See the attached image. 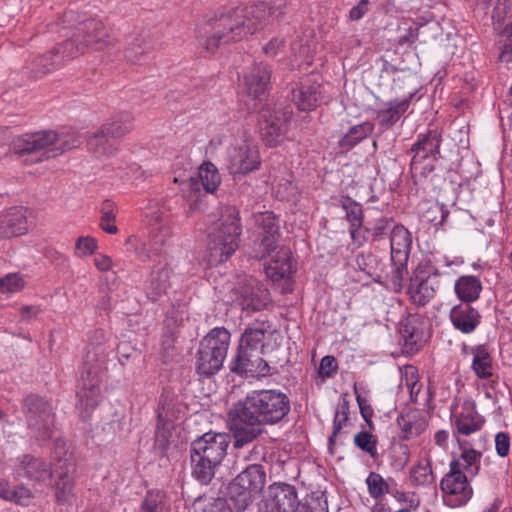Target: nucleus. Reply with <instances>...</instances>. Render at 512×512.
<instances>
[{
  "mask_svg": "<svg viewBox=\"0 0 512 512\" xmlns=\"http://www.w3.org/2000/svg\"><path fill=\"white\" fill-rule=\"evenodd\" d=\"M289 399L276 390L252 391L233 408L234 420L249 426L247 431L239 429L235 435V446L242 447L260 433L262 424H274L289 412Z\"/></svg>",
  "mask_w": 512,
  "mask_h": 512,
  "instance_id": "f257e3e1",
  "label": "nucleus"
},
{
  "mask_svg": "<svg viewBox=\"0 0 512 512\" xmlns=\"http://www.w3.org/2000/svg\"><path fill=\"white\" fill-rule=\"evenodd\" d=\"M266 4L237 8L219 18L213 32L202 36L200 44L208 51L214 52L220 45L247 39L260 29L270 16Z\"/></svg>",
  "mask_w": 512,
  "mask_h": 512,
  "instance_id": "f03ea898",
  "label": "nucleus"
},
{
  "mask_svg": "<svg viewBox=\"0 0 512 512\" xmlns=\"http://www.w3.org/2000/svg\"><path fill=\"white\" fill-rule=\"evenodd\" d=\"M82 34L66 40L55 47L50 54L36 59V70L39 73H48L60 67L66 61L83 54L89 47L100 50L110 44L108 33L102 22L89 20L79 28Z\"/></svg>",
  "mask_w": 512,
  "mask_h": 512,
  "instance_id": "7ed1b4c3",
  "label": "nucleus"
},
{
  "mask_svg": "<svg viewBox=\"0 0 512 512\" xmlns=\"http://www.w3.org/2000/svg\"><path fill=\"white\" fill-rule=\"evenodd\" d=\"M255 222L259 229L261 241L254 256L258 259L271 256L270 261L265 266V272L272 281L277 282L290 278L294 272L291 251L285 247L277 249L278 221L275 215L270 211L260 213L256 216Z\"/></svg>",
  "mask_w": 512,
  "mask_h": 512,
  "instance_id": "20e7f679",
  "label": "nucleus"
},
{
  "mask_svg": "<svg viewBox=\"0 0 512 512\" xmlns=\"http://www.w3.org/2000/svg\"><path fill=\"white\" fill-rule=\"evenodd\" d=\"M210 144L214 148L227 146L226 166L233 175L253 172L261 165L258 147L242 131H238L236 135H218L211 140Z\"/></svg>",
  "mask_w": 512,
  "mask_h": 512,
  "instance_id": "39448f33",
  "label": "nucleus"
},
{
  "mask_svg": "<svg viewBox=\"0 0 512 512\" xmlns=\"http://www.w3.org/2000/svg\"><path fill=\"white\" fill-rule=\"evenodd\" d=\"M241 225L238 210L226 206L221 210V216L215 223L210 234L209 264L215 265L226 261L239 247Z\"/></svg>",
  "mask_w": 512,
  "mask_h": 512,
  "instance_id": "423d86ee",
  "label": "nucleus"
},
{
  "mask_svg": "<svg viewBox=\"0 0 512 512\" xmlns=\"http://www.w3.org/2000/svg\"><path fill=\"white\" fill-rule=\"evenodd\" d=\"M79 143L74 135L60 136L54 131H41L16 138L12 143V150L19 155L36 154L35 161H43L56 157Z\"/></svg>",
  "mask_w": 512,
  "mask_h": 512,
  "instance_id": "0eeeda50",
  "label": "nucleus"
},
{
  "mask_svg": "<svg viewBox=\"0 0 512 512\" xmlns=\"http://www.w3.org/2000/svg\"><path fill=\"white\" fill-rule=\"evenodd\" d=\"M230 342V333L223 327H216L206 335L200 344L197 371L204 376L217 373L223 366Z\"/></svg>",
  "mask_w": 512,
  "mask_h": 512,
  "instance_id": "6e6552de",
  "label": "nucleus"
},
{
  "mask_svg": "<svg viewBox=\"0 0 512 512\" xmlns=\"http://www.w3.org/2000/svg\"><path fill=\"white\" fill-rule=\"evenodd\" d=\"M239 85L253 102L252 110L258 111L262 108L265 96L271 85V70L263 62L254 63L245 68L239 77Z\"/></svg>",
  "mask_w": 512,
  "mask_h": 512,
  "instance_id": "1a4fd4ad",
  "label": "nucleus"
},
{
  "mask_svg": "<svg viewBox=\"0 0 512 512\" xmlns=\"http://www.w3.org/2000/svg\"><path fill=\"white\" fill-rule=\"evenodd\" d=\"M440 143L441 138L436 130L418 136L411 148L413 157L410 166L413 174L425 177L434 170Z\"/></svg>",
  "mask_w": 512,
  "mask_h": 512,
  "instance_id": "9d476101",
  "label": "nucleus"
},
{
  "mask_svg": "<svg viewBox=\"0 0 512 512\" xmlns=\"http://www.w3.org/2000/svg\"><path fill=\"white\" fill-rule=\"evenodd\" d=\"M439 269L433 265H419L410 278L407 294L410 301L418 306H425L436 294L435 277L440 275Z\"/></svg>",
  "mask_w": 512,
  "mask_h": 512,
  "instance_id": "9b49d317",
  "label": "nucleus"
},
{
  "mask_svg": "<svg viewBox=\"0 0 512 512\" xmlns=\"http://www.w3.org/2000/svg\"><path fill=\"white\" fill-rule=\"evenodd\" d=\"M300 506L298 493L293 485L287 483H273L266 490L262 505V512H297Z\"/></svg>",
  "mask_w": 512,
  "mask_h": 512,
  "instance_id": "f8f14e48",
  "label": "nucleus"
},
{
  "mask_svg": "<svg viewBox=\"0 0 512 512\" xmlns=\"http://www.w3.org/2000/svg\"><path fill=\"white\" fill-rule=\"evenodd\" d=\"M28 408V426L38 440L45 441L52 437L54 417L50 405L39 397L26 399Z\"/></svg>",
  "mask_w": 512,
  "mask_h": 512,
  "instance_id": "ddd939ff",
  "label": "nucleus"
},
{
  "mask_svg": "<svg viewBox=\"0 0 512 512\" xmlns=\"http://www.w3.org/2000/svg\"><path fill=\"white\" fill-rule=\"evenodd\" d=\"M228 301L245 311H257L265 307L269 301L266 288L254 278H247L243 286L230 292Z\"/></svg>",
  "mask_w": 512,
  "mask_h": 512,
  "instance_id": "4468645a",
  "label": "nucleus"
},
{
  "mask_svg": "<svg viewBox=\"0 0 512 512\" xmlns=\"http://www.w3.org/2000/svg\"><path fill=\"white\" fill-rule=\"evenodd\" d=\"M472 479L464 474H458L449 470L440 482L442 499L446 506L451 508L461 507L468 503L473 496Z\"/></svg>",
  "mask_w": 512,
  "mask_h": 512,
  "instance_id": "2eb2a0df",
  "label": "nucleus"
},
{
  "mask_svg": "<svg viewBox=\"0 0 512 512\" xmlns=\"http://www.w3.org/2000/svg\"><path fill=\"white\" fill-rule=\"evenodd\" d=\"M266 482V473L261 465L252 464L244 469L233 481L231 490L239 496V504L245 507L254 494L260 492Z\"/></svg>",
  "mask_w": 512,
  "mask_h": 512,
  "instance_id": "dca6fc26",
  "label": "nucleus"
},
{
  "mask_svg": "<svg viewBox=\"0 0 512 512\" xmlns=\"http://www.w3.org/2000/svg\"><path fill=\"white\" fill-rule=\"evenodd\" d=\"M400 340L407 353H414L428 339L429 322L420 314H409L400 323Z\"/></svg>",
  "mask_w": 512,
  "mask_h": 512,
  "instance_id": "f3484780",
  "label": "nucleus"
},
{
  "mask_svg": "<svg viewBox=\"0 0 512 512\" xmlns=\"http://www.w3.org/2000/svg\"><path fill=\"white\" fill-rule=\"evenodd\" d=\"M10 468L14 479L25 478L35 483H42L53 475L50 466L45 461L29 454L13 459Z\"/></svg>",
  "mask_w": 512,
  "mask_h": 512,
  "instance_id": "a211bd4d",
  "label": "nucleus"
},
{
  "mask_svg": "<svg viewBox=\"0 0 512 512\" xmlns=\"http://www.w3.org/2000/svg\"><path fill=\"white\" fill-rule=\"evenodd\" d=\"M228 445L229 436L227 434L208 432L192 442L191 454L220 464Z\"/></svg>",
  "mask_w": 512,
  "mask_h": 512,
  "instance_id": "6ab92c4d",
  "label": "nucleus"
},
{
  "mask_svg": "<svg viewBox=\"0 0 512 512\" xmlns=\"http://www.w3.org/2000/svg\"><path fill=\"white\" fill-rule=\"evenodd\" d=\"M100 374L97 368H84L79 380L77 396L80 408L89 414L98 404L101 397Z\"/></svg>",
  "mask_w": 512,
  "mask_h": 512,
  "instance_id": "aec40b11",
  "label": "nucleus"
},
{
  "mask_svg": "<svg viewBox=\"0 0 512 512\" xmlns=\"http://www.w3.org/2000/svg\"><path fill=\"white\" fill-rule=\"evenodd\" d=\"M452 417L457 431L463 435L479 431L485 422L484 417L477 412L475 402L470 399L455 406Z\"/></svg>",
  "mask_w": 512,
  "mask_h": 512,
  "instance_id": "412c9836",
  "label": "nucleus"
},
{
  "mask_svg": "<svg viewBox=\"0 0 512 512\" xmlns=\"http://www.w3.org/2000/svg\"><path fill=\"white\" fill-rule=\"evenodd\" d=\"M28 232V209L10 207L0 212V239H10Z\"/></svg>",
  "mask_w": 512,
  "mask_h": 512,
  "instance_id": "4be33fe9",
  "label": "nucleus"
},
{
  "mask_svg": "<svg viewBox=\"0 0 512 512\" xmlns=\"http://www.w3.org/2000/svg\"><path fill=\"white\" fill-rule=\"evenodd\" d=\"M321 99V86L312 78L301 80L292 90V101L301 111H312Z\"/></svg>",
  "mask_w": 512,
  "mask_h": 512,
  "instance_id": "5701e85b",
  "label": "nucleus"
},
{
  "mask_svg": "<svg viewBox=\"0 0 512 512\" xmlns=\"http://www.w3.org/2000/svg\"><path fill=\"white\" fill-rule=\"evenodd\" d=\"M174 273L168 263H159L151 271L146 281L145 291L149 299L158 300L166 294L172 286Z\"/></svg>",
  "mask_w": 512,
  "mask_h": 512,
  "instance_id": "b1692460",
  "label": "nucleus"
},
{
  "mask_svg": "<svg viewBox=\"0 0 512 512\" xmlns=\"http://www.w3.org/2000/svg\"><path fill=\"white\" fill-rule=\"evenodd\" d=\"M263 352L238 350L234 370L246 377L265 376L269 367L262 358Z\"/></svg>",
  "mask_w": 512,
  "mask_h": 512,
  "instance_id": "393cba45",
  "label": "nucleus"
},
{
  "mask_svg": "<svg viewBox=\"0 0 512 512\" xmlns=\"http://www.w3.org/2000/svg\"><path fill=\"white\" fill-rule=\"evenodd\" d=\"M60 471L54 470L55 497L59 503H68L74 497V478L71 475L72 465L65 459H58Z\"/></svg>",
  "mask_w": 512,
  "mask_h": 512,
  "instance_id": "a878e982",
  "label": "nucleus"
},
{
  "mask_svg": "<svg viewBox=\"0 0 512 512\" xmlns=\"http://www.w3.org/2000/svg\"><path fill=\"white\" fill-rule=\"evenodd\" d=\"M411 243V234L404 226L397 225L392 229L390 235L392 263L407 264Z\"/></svg>",
  "mask_w": 512,
  "mask_h": 512,
  "instance_id": "bb28decb",
  "label": "nucleus"
},
{
  "mask_svg": "<svg viewBox=\"0 0 512 512\" xmlns=\"http://www.w3.org/2000/svg\"><path fill=\"white\" fill-rule=\"evenodd\" d=\"M482 454L472 448H463L449 465V470L473 479L479 472Z\"/></svg>",
  "mask_w": 512,
  "mask_h": 512,
  "instance_id": "cd10ccee",
  "label": "nucleus"
},
{
  "mask_svg": "<svg viewBox=\"0 0 512 512\" xmlns=\"http://www.w3.org/2000/svg\"><path fill=\"white\" fill-rule=\"evenodd\" d=\"M243 509V506L236 504L233 498H216L208 495L199 496L192 505V512H240Z\"/></svg>",
  "mask_w": 512,
  "mask_h": 512,
  "instance_id": "c85d7f7f",
  "label": "nucleus"
},
{
  "mask_svg": "<svg viewBox=\"0 0 512 512\" xmlns=\"http://www.w3.org/2000/svg\"><path fill=\"white\" fill-rule=\"evenodd\" d=\"M273 334L270 326L264 323L247 328L241 336L239 349L254 352H263L264 341Z\"/></svg>",
  "mask_w": 512,
  "mask_h": 512,
  "instance_id": "c756f323",
  "label": "nucleus"
},
{
  "mask_svg": "<svg viewBox=\"0 0 512 512\" xmlns=\"http://www.w3.org/2000/svg\"><path fill=\"white\" fill-rule=\"evenodd\" d=\"M450 319L456 329L463 333H471L480 323V314L468 305H459L452 308Z\"/></svg>",
  "mask_w": 512,
  "mask_h": 512,
  "instance_id": "7c9ffc66",
  "label": "nucleus"
},
{
  "mask_svg": "<svg viewBox=\"0 0 512 512\" xmlns=\"http://www.w3.org/2000/svg\"><path fill=\"white\" fill-rule=\"evenodd\" d=\"M413 95L414 94L410 93L409 97L385 103V105L376 112V119L379 124L384 127L394 125L408 109Z\"/></svg>",
  "mask_w": 512,
  "mask_h": 512,
  "instance_id": "2f4dec72",
  "label": "nucleus"
},
{
  "mask_svg": "<svg viewBox=\"0 0 512 512\" xmlns=\"http://www.w3.org/2000/svg\"><path fill=\"white\" fill-rule=\"evenodd\" d=\"M397 424L404 439H411L420 435L425 428V422L420 417L419 412L412 409L401 413L397 418Z\"/></svg>",
  "mask_w": 512,
  "mask_h": 512,
  "instance_id": "473e14b6",
  "label": "nucleus"
},
{
  "mask_svg": "<svg viewBox=\"0 0 512 512\" xmlns=\"http://www.w3.org/2000/svg\"><path fill=\"white\" fill-rule=\"evenodd\" d=\"M0 498L21 506H28L32 503L34 496L24 485L12 488L8 480L0 479Z\"/></svg>",
  "mask_w": 512,
  "mask_h": 512,
  "instance_id": "72a5a7b5",
  "label": "nucleus"
},
{
  "mask_svg": "<svg viewBox=\"0 0 512 512\" xmlns=\"http://www.w3.org/2000/svg\"><path fill=\"white\" fill-rule=\"evenodd\" d=\"M482 291V284L475 276H462L455 282L457 297L467 303L476 301Z\"/></svg>",
  "mask_w": 512,
  "mask_h": 512,
  "instance_id": "f704fd0d",
  "label": "nucleus"
},
{
  "mask_svg": "<svg viewBox=\"0 0 512 512\" xmlns=\"http://www.w3.org/2000/svg\"><path fill=\"white\" fill-rule=\"evenodd\" d=\"M268 115L271 117L270 113L266 111L261 116V119L263 120V122L260 123L262 139L267 146H278L284 139V131L278 121L274 122L272 120H268Z\"/></svg>",
  "mask_w": 512,
  "mask_h": 512,
  "instance_id": "c9c22d12",
  "label": "nucleus"
},
{
  "mask_svg": "<svg viewBox=\"0 0 512 512\" xmlns=\"http://www.w3.org/2000/svg\"><path fill=\"white\" fill-rule=\"evenodd\" d=\"M111 138H120L129 133L134 127V116L130 112H121L109 122L102 125Z\"/></svg>",
  "mask_w": 512,
  "mask_h": 512,
  "instance_id": "e433bc0d",
  "label": "nucleus"
},
{
  "mask_svg": "<svg viewBox=\"0 0 512 512\" xmlns=\"http://www.w3.org/2000/svg\"><path fill=\"white\" fill-rule=\"evenodd\" d=\"M373 129L374 126L370 122L352 126L339 140V146L344 150H350L372 134Z\"/></svg>",
  "mask_w": 512,
  "mask_h": 512,
  "instance_id": "4c0bfd02",
  "label": "nucleus"
},
{
  "mask_svg": "<svg viewBox=\"0 0 512 512\" xmlns=\"http://www.w3.org/2000/svg\"><path fill=\"white\" fill-rule=\"evenodd\" d=\"M471 367L475 374L481 379H487L492 375V359L484 346H477L472 349Z\"/></svg>",
  "mask_w": 512,
  "mask_h": 512,
  "instance_id": "58836bf2",
  "label": "nucleus"
},
{
  "mask_svg": "<svg viewBox=\"0 0 512 512\" xmlns=\"http://www.w3.org/2000/svg\"><path fill=\"white\" fill-rule=\"evenodd\" d=\"M409 480L414 486H429L434 480V474L429 459H421L417 464L412 466L409 473Z\"/></svg>",
  "mask_w": 512,
  "mask_h": 512,
  "instance_id": "ea45409f",
  "label": "nucleus"
},
{
  "mask_svg": "<svg viewBox=\"0 0 512 512\" xmlns=\"http://www.w3.org/2000/svg\"><path fill=\"white\" fill-rule=\"evenodd\" d=\"M218 464L191 454L192 475L202 484H208L211 481L214 476V468Z\"/></svg>",
  "mask_w": 512,
  "mask_h": 512,
  "instance_id": "a19ab883",
  "label": "nucleus"
},
{
  "mask_svg": "<svg viewBox=\"0 0 512 512\" xmlns=\"http://www.w3.org/2000/svg\"><path fill=\"white\" fill-rule=\"evenodd\" d=\"M341 206L346 212V217L350 222V235L353 240L362 226V208L349 197H344L341 200Z\"/></svg>",
  "mask_w": 512,
  "mask_h": 512,
  "instance_id": "79ce46f5",
  "label": "nucleus"
},
{
  "mask_svg": "<svg viewBox=\"0 0 512 512\" xmlns=\"http://www.w3.org/2000/svg\"><path fill=\"white\" fill-rule=\"evenodd\" d=\"M198 177L208 193H214L221 183L219 172L211 162L204 163L199 167Z\"/></svg>",
  "mask_w": 512,
  "mask_h": 512,
  "instance_id": "37998d69",
  "label": "nucleus"
},
{
  "mask_svg": "<svg viewBox=\"0 0 512 512\" xmlns=\"http://www.w3.org/2000/svg\"><path fill=\"white\" fill-rule=\"evenodd\" d=\"M110 135L107 130L102 126L88 141V146L94 153L98 155H106L113 152L114 147Z\"/></svg>",
  "mask_w": 512,
  "mask_h": 512,
  "instance_id": "c03bdc74",
  "label": "nucleus"
},
{
  "mask_svg": "<svg viewBox=\"0 0 512 512\" xmlns=\"http://www.w3.org/2000/svg\"><path fill=\"white\" fill-rule=\"evenodd\" d=\"M98 249V241L89 235L80 236L75 241L74 255L78 258H86L93 255Z\"/></svg>",
  "mask_w": 512,
  "mask_h": 512,
  "instance_id": "a18cd8bd",
  "label": "nucleus"
},
{
  "mask_svg": "<svg viewBox=\"0 0 512 512\" xmlns=\"http://www.w3.org/2000/svg\"><path fill=\"white\" fill-rule=\"evenodd\" d=\"M25 286V280L19 273H9L0 278V292L11 295L21 291Z\"/></svg>",
  "mask_w": 512,
  "mask_h": 512,
  "instance_id": "49530a36",
  "label": "nucleus"
},
{
  "mask_svg": "<svg viewBox=\"0 0 512 512\" xmlns=\"http://www.w3.org/2000/svg\"><path fill=\"white\" fill-rule=\"evenodd\" d=\"M164 494L160 491H149L142 504V512H166Z\"/></svg>",
  "mask_w": 512,
  "mask_h": 512,
  "instance_id": "de8ad7c7",
  "label": "nucleus"
},
{
  "mask_svg": "<svg viewBox=\"0 0 512 512\" xmlns=\"http://www.w3.org/2000/svg\"><path fill=\"white\" fill-rule=\"evenodd\" d=\"M349 419V402L346 396L341 398V401L336 407L333 423V435L336 436L340 430L345 426Z\"/></svg>",
  "mask_w": 512,
  "mask_h": 512,
  "instance_id": "09e8293b",
  "label": "nucleus"
},
{
  "mask_svg": "<svg viewBox=\"0 0 512 512\" xmlns=\"http://www.w3.org/2000/svg\"><path fill=\"white\" fill-rule=\"evenodd\" d=\"M500 54L499 59L501 62L509 64L512 62V24L506 26L501 34L500 39Z\"/></svg>",
  "mask_w": 512,
  "mask_h": 512,
  "instance_id": "8fccbe9b",
  "label": "nucleus"
},
{
  "mask_svg": "<svg viewBox=\"0 0 512 512\" xmlns=\"http://www.w3.org/2000/svg\"><path fill=\"white\" fill-rule=\"evenodd\" d=\"M354 443L357 447L371 456H375L377 454V440L375 436L366 431L358 432L354 437Z\"/></svg>",
  "mask_w": 512,
  "mask_h": 512,
  "instance_id": "3c124183",
  "label": "nucleus"
},
{
  "mask_svg": "<svg viewBox=\"0 0 512 512\" xmlns=\"http://www.w3.org/2000/svg\"><path fill=\"white\" fill-rule=\"evenodd\" d=\"M369 493L372 497L378 498L388 492V484L377 473H370L366 479Z\"/></svg>",
  "mask_w": 512,
  "mask_h": 512,
  "instance_id": "603ef678",
  "label": "nucleus"
},
{
  "mask_svg": "<svg viewBox=\"0 0 512 512\" xmlns=\"http://www.w3.org/2000/svg\"><path fill=\"white\" fill-rule=\"evenodd\" d=\"M400 385L406 387L410 394L413 395L415 388L418 385L417 369L414 366L408 365L401 370Z\"/></svg>",
  "mask_w": 512,
  "mask_h": 512,
  "instance_id": "864d4df0",
  "label": "nucleus"
},
{
  "mask_svg": "<svg viewBox=\"0 0 512 512\" xmlns=\"http://www.w3.org/2000/svg\"><path fill=\"white\" fill-rule=\"evenodd\" d=\"M393 269L390 274V283L394 291L399 292L403 288L404 278L407 274V264L392 263Z\"/></svg>",
  "mask_w": 512,
  "mask_h": 512,
  "instance_id": "5fc2aeb1",
  "label": "nucleus"
},
{
  "mask_svg": "<svg viewBox=\"0 0 512 512\" xmlns=\"http://www.w3.org/2000/svg\"><path fill=\"white\" fill-rule=\"evenodd\" d=\"M291 175L287 173V178L283 179V181H277L273 183V191L279 199H288L294 192L295 187L290 180Z\"/></svg>",
  "mask_w": 512,
  "mask_h": 512,
  "instance_id": "6e6d98bb",
  "label": "nucleus"
},
{
  "mask_svg": "<svg viewBox=\"0 0 512 512\" xmlns=\"http://www.w3.org/2000/svg\"><path fill=\"white\" fill-rule=\"evenodd\" d=\"M285 40L281 37H273L263 45L262 51L267 57H275L284 48Z\"/></svg>",
  "mask_w": 512,
  "mask_h": 512,
  "instance_id": "4d7b16f0",
  "label": "nucleus"
},
{
  "mask_svg": "<svg viewBox=\"0 0 512 512\" xmlns=\"http://www.w3.org/2000/svg\"><path fill=\"white\" fill-rule=\"evenodd\" d=\"M495 448L497 454L501 457H505L509 454L510 451V438L508 434L504 432H499L495 436Z\"/></svg>",
  "mask_w": 512,
  "mask_h": 512,
  "instance_id": "13d9d810",
  "label": "nucleus"
},
{
  "mask_svg": "<svg viewBox=\"0 0 512 512\" xmlns=\"http://www.w3.org/2000/svg\"><path fill=\"white\" fill-rule=\"evenodd\" d=\"M356 400L360 409V413L366 422H370L373 416V409L369 404V401L363 397L355 388Z\"/></svg>",
  "mask_w": 512,
  "mask_h": 512,
  "instance_id": "bf43d9fd",
  "label": "nucleus"
},
{
  "mask_svg": "<svg viewBox=\"0 0 512 512\" xmlns=\"http://www.w3.org/2000/svg\"><path fill=\"white\" fill-rule=\"evenodd\" d=\"M370 0H360L357 5L353 6L349 11V19L357 21L361 19L369 10Z\"/></svg>",
  "mask_w": 512,
  "mask_h": 512,
  "instance_id": "052dcab7",
  "label": "nucleus"
},
{
  "mask_svg": "<svg viewBox=\"0 0 512 512\" xmlns=\"http://www.w3.org/2000/svg\"><path fill=\"white\" fill-rule=\"evenodd\" d=\"M389 226L390 220L388 218L381 217L374 225L369 226L366 229L375 239H379Z\"/></svg>",
  "mask_w": 512,
  "mask_h": 512,
  "instance_id": "680f3d73",
  "label": "nucleus"
},
{
  "mask_svg": "<svg viewBox=\"0 0 512 512\" xmlns=\"http://www.w3.org/2000/svg\"><path fill=\"white\" fill-rule=\"evenodd\" d=\"M336 360L333 356H325L320 362V373L323 376H331L333 372H336Z\"/></svg>",
  "mask_w": 512,
  "mask_h": 512,
  "instance_id": "e2e57ef3",
  "label": "nucleus"
},
{
  "mask_svg": "<svg viewBox=\"0 0 512 512\" xmlns=\"http://www.w3.org/2000/svg\"><path fill=\"white\" fill-rule=\"evenodd\" d=\"M95 267L101 272H107L112 269V259L105 254H96L93 259Z\"/></svg>",
  "mask_w": 512,
  "mask_h": 512,
  "instance_id": "0e129e2a",
  "label": "nucleus"
},
{
  "mask_svg": "<svg viewBox=\"0 0 512 512\" xmlns=\"http://www.w3.org/2000/svg\"><path fill=\"white\" fill-rule=\"evenodd\" d=\"M292 50H293V52L295 53V60H294V61H295L296 63L294 64V66H297V67H299V68L302 66V61H298V57H299V58H302V57H303V61L305 62V64H306L307 66H309V65L311 64V58H310V56H309V51H310V49H309V47H308V46H300V47H299V51H298V52H296V47H295V46H293V47H292Z\"/></svg>",
  "mask_w": 512,
  "mask_h": 512,
  "instance_id": "69168bd1",
  "label": "nucleus"
},
{
  "mask_svg": "<svg viewBox=\"0 0 512 512\" xmlns=\"http://www.w3.org/2000/svg\"><path fill=\"white\" fill-rule=\"evenodd\" d=\"M102 216L101 221H115L116 219V212L114 209V206L111 202L107 201L102 206Z\"/></svg>",
  "mask_w": 512,
  "mask_h": 512,
  "instance_id": "338daca9",
  "label": "nucleus"
},
{
  "mask_svg": "<svg viewBox=\"0 0 512 512\" xmlns=\"http://www.w3.org/2000/svg\"><path fill=\"white\" fill-rule=\"evenodd\" d=\"M449 433L446 430H438L434 434V442L437 446L442 449H446L448 447Z\"/></svg>",
  "mask_w": 512,
  "mask_h": 512,
  "instance_id": "774afa93",
  "label": "nucleus"
}]
</instances>
